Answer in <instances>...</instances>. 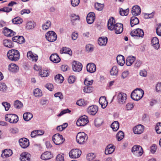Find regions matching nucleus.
Listing matches in <instances>:
<instances>
[{"label": "nucleus", "instance_id": "obj_61", "mask_svg": "<svg viewBox=\"0 0 161 161\" xmlns=\"http://www.w3.org/2000/svg\"><path fill=\"white\" fill-rule=\"evenodd\" d=\"M134 107V105L133 103H127L126 106V108L127 110H132Z\"/></svg>", "mask_w": 161, "mask_h": 161}, {"label": "nucleus", "instance_id": "obj_14", "mask_svg": "<svg viewBox=\"0 0 161 161\" xmlns=\"http://www.w3.org/2000/svg\"><path fill=\"white\" fill-rule=\"evenodd\" d=\"M19 142L20 146L23 148L27 147L30 144L29 140L26 138L20 139Z\"/></svg>", "mask_w": 161, "mask_h": 161}, {"label": "nucleus", "instance_id": "obj_42", "mask_svg": "<svg viewBox=\"0 0 161 161\" xmlns=\"http://www.w3.org/2000/svg\"><path fill=\"white\" fill-rule=\"evenodd\" d=\"M55 80L57 82L60 83H62L64 80V78L62 75L58 74L56 75L55 77Z\"/></svg>", "mask_w": 161, "mask_h": 161}, {"label": "nucleus", "instance_id": "obj_6", "mask_svg": "<svg viewBox=\"0 0 161 161\" xmlns=\"http://www.w3.org/2000/svg\"><path fill=\"white\" fill-rule=\"evenodd\" d=\"M53 141L56 145H59L62 144L64 141L65 139L63 137L62 135L59 134H56L52 137Z\"/></svg>", "mask_w": 161, "mask_h": 161}, {"label": "nucleus", "instance_id": "obj_2", "mask_svg": "<svg viewBox=\"0 0 161 161\" xmlns=\"http://www.w3.org/2000/svg\"><path fill=\"white\" fill-rule=\"evenodd\" d=\"M20 53L15 49H11L7 53V56L8 58L12 61H16L20 58Z\"/></svg>", "mask_w": 161, "mask_h": 161}, {"label": "nucleus", "instance_id": "obj_19", "mask_svg": "<svg viewBox=\"0 0 161 161\" xmlns=\"http://www.w3.org/2000/svg\"><path fill=\"white\" fill-rule=\"evenodd\" d=\"M31 155L27 153H23L20 155L21 161H31Z\"/></svg>", "mask_w": 161, "mask_h": 161}, {"label": "nucleus", "instance_id": "obj_60", "mask_svg": "<svg viewBox=\"0 0 161 161\" xmlns=\"http://www.w3.org/2000/svg\"><path fill=\"white\" fill-rule=\"evenodd\" d=\"M71 112V110H69V109L67 108L66 109L64 110L61 112L58 115V116L60 117L62 115L67 113H69Z\"/></svg>", "mask_w": 161, "mask_h": 161}, {"label": "nucleus", "instance_id": "obj_4", "mask_svg": "<svg viewBox=\"0 0 161 161\" xmlns=\"http://www.w3.org/2000/svg\"><path fill=\"white\" fill-rule=\"evenodd\" d=\"M87 135L84 132H79L76 136V141L80 144H83L87 139Z\"/></svg>", "mask_w": 161, "mask_h": 161}, {"label": "nucleus", "instance_id": "obj_29", "mask_svg": "<svg viewBox=\"0 0 161 161\" xmlns=\"http://www.w3.org/2000/svg\"><path fill=\"white\" fill-rule=\"evenodd\" d=\"M5 35L8 37H11L15 34V32L12 30L5 27L4 29Z\"/></svg>", "mask_w": 161, "mask_h": 161}, {"label": "nucleus", "instance_id": "obj_46", "mask_svg": "<svg viewBox=\"0 0 161 161\" xmlns=\"http://www.w3.org/2000/svg\"><path fill=\"white\" fill-rule=\"evenodd\" d=\"M103 4L98 3H96L95 4V8L99 11H102L103 8Z\"/></svg>", "mask_w": 161, "mask_h": 161}, {"label": "nucleus", "instance_id": "obj_39", "mask_svg": "<svg viewBox=\"0 0 161 161\" xmlns=\"http://www.w3.org/2000/svg\"><path fill=\"white\" fill-rule=\"evenodd\" d=\"M33 94L36 97H40L42 95V91L39 88L35 89L33 91Z\"/></svg>", "mask_w": 161, "mask_h": 161}, {"label": "nucleus", "instance_id": "obj_22", "mask_svg": "<svg viewBox=\"0 0 161 161\" xmlns=\"http://www.w3.org/2000/svg\"><path fill=\"white\" fill-rule=\"evenodd\" d=\"M99 103L103 108H105L108 104V102L106 99V97L104 96L100 97Z\"/></svg>", "mask_w": 161, "mask_h": 161}, {"label": "nucleus", "instance_id": "obj_32", "mask_svg": "<svg viewBox=\"0 0 161 161\" xmlns=\"http://www.w3.org/2000/svg\"><path fill=\"white\" fill-rule=\"evenodd\" d=\"M27 57L28 58L35 61H36L38 58V56L35 54L34 55L32 52L31 51L28 52Z\"/></svg>", "mask_w": 161, "mask_h": 161}, {"label": "nucleus", "instance_id": "obj_62", "mask_svg": "<svg viewBox=\"0 0 161 161\" xmlns=\"http://www.w3.org/2000/svg\"><path fill=\"white\" fill-rule=\"evenodd\" d=\"M86 49L89 52H92L93 50V46L91 44H88L86 46Z\"/></svg>", "mask_w": 161, "mask_h": 161}, {"label": "nucleus", "instance_id": "obj_34", "mask_svg": "<svg viewBox=\"0 0 161 161\" xmlns=\"http://www.w3.org/2000/svg\"><path fill=\"white\" fill-rule=\"evenodd\" d=\"M130 23L131 26L133 27L139 23V20L136 16H133L130 19Z\"/></svg>", "mask_w": 161, "mask_h": 161}, {"label": "nucleus", "instance_id": "obj_18", "mask_svg": "<svg viewBox=\"0 0 161 161\" xmlns=\"http://www.w3.org/2000/svg\"><path fill=\"white\" fill-rule=\"evenodd\" d=\"M131 13L132 15L135 16L140 15L141 13L140 7L138 5L134 6L132 8Z\"/></svg>", "mask_w": 161, "mask_h": 161}, {"label": "nucleus", "instance_id": "obj_20", "mask_svg": "<svg viewBox=\"0 0 161 161\" xmlns=\"http://www.w3.org/2000/svg\"><path fill=\"white\" fill-rule=\"evenodd\" d=\"M115 148V146L112 144H110L108 145L105 148V154L108 155L113 153Z\"/></svg>", "mask_w": 161, "mask_h": 161}, {"label": "nucleus", "instance_id": "obj_30", "mask_svg": "<svg viewBox=\"0 0 161 161\" xmlns=\"http://www.w3.org/2000/svg\"><path fill=\"white\" fill-rule=\"evenodd\" d=\"M3 43V45L6 47L11 48L14 47L12 42L11 40L8 39L4 40Z\"/></svg>", "mask_w": 161, "mask_h": 161}, {"label": "nucleus", "instance_id": "obj_47", "mask_svg": "<svg viewBox=\"0 0 161 161\" xmlns=\"http://www.w3.org/2000/svg\"><path fill=\"white\" fill-rule=\"evenodd\" d=\"M129 12V8H127L126 9L124 10L121 8L120 9L119 13L120 15L121 16H127L128 15Z\"/></svg>", "mask_w": 161, "mask_h": 161}, {"label": "nucleus", "instance_id": "obj_33", "mask_svg": "<svg viewBox=\"0 0 161 161\" xmlns=\"http://www.w3.org/2000/svg\"><path fill=\"white\" fill-rule=\"evenodd\" d=\"M60 52L62 53H67L70 56L72 55V52L71 49L69 47H64L61 49Z\"/></svg>", "mask_w": 161, "mask_h": 161}, {"label": "nucleus", "instance_id": "obj_52", "mask_svg": "<svg viewBox=\"0 0 161 161\" xmlns=\"http://www.w3.org/2000/svg\"><path fill=\"white\" fill-rule=\"evenodd\" d=\"M103 122L102 120L99 118L96 119L94 121V123L96 126L98 127L102 124Z\"/></svg>", "mask_w": 161, "mask_h": 161}, {"label": "nucleus", "instance_id": "obj_55", "mask_svg": "<svg viewBox=\"0 0 161 161\" xmlns=\"http://www.w3.org/2000/svg\"><path fill=\"white\" fill-rule=\"evenodd\" d=\"M95 157V155L94 153H91L87 154L86 158L87 160L90 161L93 160Z\"/></svg>", "mask_w": 161, "mask_h": 161}, {"label": "nucleus", "instance_id": "obj_7", "mask_svg": "<svg viewBox=\"0 0 161 161\" xmlns=\"http://www.w3.org/2000/svg\"><path fill=\"white\" fill-rule=\"evenodd\" d=\"M89 122L87 116L84 115L79 118L77 122L76 125L78 126H83L86 125Z\"/></svg>", "mask_w": 161, "mask_h": 161}, {"label": "nucleus", "instance_id": "obj_53", "mask_svg": "<svg viewBox=\"0 0 161 161\" xmlns=\"http://www.w3.org/2000/svg\"><path fill=\"white\" fill-rule=\"evenodd\" d=\"M92 88L91 86H86L84 87L83 91L86 93H90L92 91Z\"/></svg>", "mask_w": 161, "mask_h": 161}, {"label": "nucleus", "instance_id": "obj_35", "mask_svg": "<svg viewBox=\"0 0 161 161\" xmlns=\"http://www.w3.org/2000/svg\"><path fill=\"white\" fill-rule=\"evenodd\" d=\"M12 153V150L10 149H6L3 151L2 155V156H4L5 158H8L11 156Z\"/></svg>", "mask_w": 161, "mask_h": 161}, {"label": "nucleus", "instance_id": "obj_24", "mask_svg": "<svg viewBox=\"0 0 161 161\" xmlns=\"http://www.w3.org/2000/svg\"><path fill=\"white\" fill-rule=\"evenodd\" d=\"M52 156L51 152L47 151L41 155V158L43 160H46L51 158Z\"/></svg>", "mask_w": 161, "mask_h": 161}, {"label": "nucleus", "instance_id": "obj_12", "mask_svg": "<svg viewBox=\"0 0 161 161\" xmlns=\"http://www.w3.org/2000/svg\"><path fill=\"white\" fill-rule=\"evenodd\" d=\"M117 100L118 102L121 104L125 103L126 99V94L122 92L119 93L117 95Z\"/></svg>", "mask_w": 161, "mask_h": 161}, {"label": "nucleus", "instance_id": "obj_15", "mask_svg": "<svg viewBox=\"0 0 161 161\" xmlns=\"http://www.w3.org/2000/svg\"><path fill=\"white\" fill-rule=\"evenodd\" d=\"M95 19V15L94 13L90 12L88 14L86 17V21L88 24H92Z\"/></svg>", "mask_w": 161, "mask_h": 161}, {"label": "nucleus", "instance_id": "obj_51", "mask_svg": "<svg viewBox=\"0 0 161 161\" xmlns=\"http://www.w3.org/2000/svg\"><path fill=\"white\" fill-rule=\"evenodd\" d=\"M71 19L72 22H74L76 20H79L80 18L78 15H76L75 14H72L71 15Z\"/></svg>", "mask_w": 161, "mask_h": 161}, {"label": "nucleus", "instance_id": "obj_45", "mask_svg": "<svg viewBox=\"0 0 161 161\" xmlns=\"http://www.w3.org/2000/svg\"><path fill=\"white\" fill-rule=\"evenodd\" d=\"M87 103V102L83 99H80L76 102V104L80 106H85L86 105Z\"/></svg>", "mask_w": 161, "mask_h": 161}, {"label": "nucleus", "instance_id": "obj_56", "mask_svg": "<svg viewBox=\"0 0 161 161\" xmlns=\"http://www.w3.org/2000/svg\"><path fill=\"white\" fill-rule=\"evenodd\" d=\"M12 10V8H9L8 7H4L0 9V11L8 13Z\"/></svg>", "mask_w": 161, "mask_h": 161}, {"label": "nucleus", "instance_id": "obj_50", "mask_svg": "<svg viewBox=\"0 0 161 161\" xmlns=\"http://www.w3.org/2000/svg\"><path fill=\"white\" fill-rule=\"evenodd\" d=\"M155 129L158 134L161 133V123H157L155 127Z\"/></svg>", "mask_w": 161, "mask_h": 161}, {"label": "nucleus", "instance_id": "obj_13", "mask_svg": "<svg viewBox=\"0 0 161 161\" xmlns=\"http://www.w3.org/2000/svg\"><path fill=\"white\" fill-rule=\"evenodd\" d=\"M82 68V64L79 62L74 61L73 63L72 69L75 72H80Z\"/></svg>", "mask_w": 161, "mask_h": 161}, {"label": "nucleus", "instance_id": "obj_9", "mask_svg": "<svg viewBox=\"0 0 161 161\" xmlns=\"http://www.w3.org/2000/svg\"><path fill=\"white\" fill-rule=\"evenodd\" d=\"M132 152L135 155L138 156H141L143 152L142 147L138 145H134L132 148Z\"/></svg>", "mask_w": 161, "mask_h": 161}, {"label": "nucleus", "instance_id": "obj_54", "mask_svg": "<svg viewBox=\"0 0 161 161\" xmlns=\"http://www.w3.org/2000/svg\"><path fill=\"white\" fill-rule=\"evenodd\" d=\"M76 78L74 75L70 76L68 80V82L69 84H72L75 81Z\"/></svg>", "mask_w": 161, "mask_h": 161}, {"label": "nucleus", "instance_id": "obj_43", "mask_svg": "<svg viewBox=\"0 0 161 161\" xmlns=\"http://www.w3.org/2000/svg\"><path fill=\"white\" fill-rule=\"evenodd\" d=\"M14 105L15 108L19 109L22 107L23 104L20 101L16 100L14 102Z\"/></svg>", "mask_w": 161, "mask_h": 161}, {"label": "nucleus", "instance_id": "obj_59", "mask_svg": "<svg viewBox=\"0 0 161 161\" xmlns=\"http://www.w3.org/2000/svg\"><path fill=\"white\" fill-rule=\"evenodd\" d=\"M64 154H58L56 158V161H64Z\"/></svg>", "mask_w": 161, "mask_h": 161}, {"label": "nucleus", "instance_id": "obj_63", "mask_svg": "<svg viewBox=\"0 0 161 161\" xmlns=\"http://www.w3.org/2000/svg\"><path fill=\"white\" fill-rule=\"evenodd\" d=\"M71 4L72 6H77L80 2V0H71Z\"/></svg>", "mask_w": 161, "mask_h": 161}, {"label": "nucleus", "instance_id": "obj_41", "mask_svg": "<svg viewBox=\"0 0 161 161\" xmlns=\"http://www.w3.org/2000/svg\"><path fill=\"white\" fill-rule=\"evenodd\" d=\"M51 21L49 20H47L45 24L42 25V29L44 31L47 30L51 27Z\"/></svg>", "mask_w": 161, "mask_h": 161}, {"label": "nucleus", "instance_id": "obj_23", "mask_svg": "<svg viewBox=\"0 0 161 161\" xmlns=\"http://www.w3.org/2000/svg\"><path fill=\"white\" fill-rule=\"evenodd\" d=\"M50 60L55 63H58L60 61V58L56 53L52 54L50 57Z\"/></svg>", "mask_w": 161, "mask_h": 161}, {"label": "nucleus", "instance_id": "obj_31", "mask_svg": "<svg viewBox=\"0 0 161 161\" xmlns=\"http://www.w3.org/2000/svg\"><path fill=\"white\" fill-rule=\"evenodd\" d=\"M136 60L135 57L130 56L127 57L126 61V64L127 66H130Z\"/></svg>", "mask_w": 161, "mask_h": 161}, {"label": "nucleus", "instance_id": "obj_57", "mask_svg": "<svg viewBox=\"0 0 161 161\" xmlns=\"http://www.w3.org/2000/svg\"><path fill=\"white\" fill-rule=\"evenodd\" d=\"M2 104L5 108V110L6 111H8L10 107V104L7 102H3Z\"/></svg>", "mask_w": 161, "mask_h": 161}, {"label": "nucleus", "instance_id": "obj_28", "mask_svg": "<svg viewBox=\"0 0 161 161\" xmlns=\"http://www.w3.org/2000/svg\"><path fill=\"white\" fill-rule=\"evenodd\" d=\"M116 60L118 64L121 66H123L125 63L124 57L121 55H119L117 57Z\"/></svg>", "mask_w": 161, "mask_h": 161}, {"label": "nucleus", "instance_id": "obj_10", "mask_svg": "<svg viewBox=\"0 0 161 161\" xmlns=\"http://www.w3.org/2000/svg\"><path fill=\"white\" fill-rule=\"evenodd\" d=\"M81 153V151L77 149H73L69 153L70 158H79Z\"/></svg>", "mask_w": 161, "mask_h": 161}, {"label": "nucleus", "instance_id": "obj_17", "mask_svg": "<svg viewBox=\"0 0 161 161\" xmlns=\"http://www.w3.org/2000/svg\"><path fill=\"white\" fill-rule=\"evenodd\" d=\"M98 107L96 106L92 105L90 106L87 109L88 114L92 115H95L98 111Z\"/></svg>", "mask_w": 161, "mask_h": 161}, {"label": "nucleus", "instance_id": "obj_36", "mask_svg": "<svg viewBox=\"0 0 161 161\" xmlns=\"http://www.w3.org/2000/svg\"><path fill=\"white\" fill-rule=\"evenodd\" d=\"M33 117V115L30 113H25L23 115L24 119L26 121L30 120Z\"/></svg>", "mask_w": 161, "mask_h": 161}, {"label": "nucleus", "instance_id": "obj_58", "mask_svg": "<svg viewBox=\"0 0 161 161\" xmlns=\"http://www.w3.org/2000/svg\"><path fill=\"white\" fill-rule=\"evenodd\" d=\"M93 82V80H88V78H86L84 81V84L88 86L92 85Z\"/></svg>", "mask_w": 161, "mask_h": 161}, {"label": "nucleus", "instance_id": "obj_5", "mask_svg": "<svg viewBox=\"0 0 161 161\" xmlns=\"http://www.w3.org/2000/svg\"><path fill=\"white\" fill-rule=\"evenodd\" d=\"M5 118V120L11 123H16L19 120L18 116L16 114H6Z\"/></svg>", "mask_w": 161, "mask_h": 161}, {"label": "nucleus", "instance_id": "obj_48", "mask_svg": "<svg viewBox=\"0 0 161 161\" xmlns=\"http://www.w3.org/2000/svg\"><path fill=\"white\" fill-rule=\"evenodd\" d=\"M118 72V70L116 66H113L111 69L110 73L111 75H116Z\"/></svg>", "mask_w": 161, "mask_h": 161}, {"label": "nucleus", "instance_id": "obj_40", "mask_svg": "<svg viewBox=\"0 0 161 161\" xmlns=\"http://www.w3.org/2000/svg\"><path fill=\"white\" fill-rule=\"evenodd\" d=\"M22 21V19L19 17H15L12 19V22L14 24H20Z\"/></svg>", "mask_w": 161, "mask_h": 161}, {"label": "nucleus", "instance_id": "obj_49", "mask_svg": "<svg viewBox=\"0 0 161 161\" xmlns=\"http://www.w3.org/2000/svg\"><path fill=\"white\" fill-rule=\"evenodd\" d=\"M7 86L4 83H0V91L5 92L7 90Z\"/></svg>", "mask_w": 161, "mask_h": 161}, {"label": "nucleus", "instance_id": "obj_38", "mask_svg": "<svg viewBox=\"0 0 161 161\" xmlns=\"http://www.w3.org/2000/svg\"><path fill=\"white\" fill-rule=\"evenodd\" d=\"M36 25V23L34 21H29L27 23L26 28L28 30L34 28L35 27Z\"/></svg>", "mask_w": 161, "mask_h": 161}, {"label": "nucleus", "instance_id": "obj_21", "mask_svg": "<svg viewBox=\"0 0 161 161\" xmlns=\"http://www.w3.org/2000/svg\"><path fill=\"white\" fill-rule=\"evenodd\" d=\"M144 130V126L142 125H139L135 127L133 130L135 134H141Z\"/></svg>", "mask_w": 161, "mask_h": 161}, {"label": "nucleus", "instance_id": "obj_1", "mask_svg": "<svg viewBox=\"0 0 161 161\" xmlns=\"http://www.w3.org/2000/svg\"><path fill=\"white\" fill-rule=\"evenodd\" d=\"M108 29L110 31L114 30L115 33L117 34L121 33L123 31V24L119 23H116L115 19L113 17L108 19Z\"/></svg>", "mask_w": 161, "mask_h": 161}, {"label": "nucleus", "instance_id": "obj_64", "mask_svg": "<svg viewBox=\"0 0 161 161\" xmlns=\"http://www.w3.org/2000/svg\"><path fill=\"white\" fill-rule=\"evenodd\" d=\"M156 31L157 34L159 36H161V24L158 25Z\"/></svg>", "mask_w": 161, "mask_h": 161}, {"label": "nucleus", "instance_id": "obj_3", "mask_svg": "<svg viewBox=\"0 0 161 161\" xmlns=\"http://www.w3.org/2000/svg\"><path fill=\"white\" fill-rule=\"evenodd\" d=\"M144 94V91L142 89L136 88L132 92L130 96L133 100L138 101L142 98Z\"/></svg>", "mask_w": 161, "mask_h": 161}, {"label": "nucleus", "instance_id": "obj_16", "mask_svg": "<svg viewBox=\"0 0 161 161\" xmlns=\"http://www.w3.org/2000/svg\"><path fill=\"white\" fill-rule=\"evenodd\" d=\"M96 69V65L92 63H90L86 65V70L87 72L90 73L95 72Z\"/></svg>", "mask_w": 161, "mask_h": 161}, {"label": "nucleus", "instance_id": "obj_25", "mask_svg": "<svg viewBox=\"0 0 161 161\" xmlns=\"http://www.w3.org/2000/svg\"><path fill=\"white\" fill-rule=\"evenodd\" d=\"M19 69L18 66L14 64H11L8 66V69L11 72H16L18 71Z\"/></svg>", "mask_w": 161, "mask_h": 161}, {"label": "nucleus", "instance_id": "obj_27", "mask_svg": "<svg viewBox=\"0 0 161 161\" xmlns=\"http://www.w3.org/2000/svg\"><path fill=\"white\" fill-rule=\"evenodd\" d=\"M108 40V39L107 37H100L98 40V43L100 46H105Z\"/></svg>", "mask_w": 161, "mask_h": 161}, {"label": "nucleus", "instance_id": "obj_8", "mask_svg": "<svg viewBox=\"0 0 161 161\" xmlns=\"http://www.w3.org/2000/svg\"><path fill=\"white\" fill-rule=\"evenodd\" d=\"M47 40L50 42H53L57 39V36L53 31H50L46 33L45 35Z\"/></svg>", "mask_w": 161, "mask_h": 161}, {"label": "nucleus", "instance_id": "obj_37", "mask_svg": "<svg viewBox=\"0 0 161 161\" xmlns=\"http://www.w3.org/2000/svg\"><path fill=\"white\" fill-rule=\"evenodd\" d=\"M111 127L113 131H116L119 128V123L117 121H114L111 124Z\"/></svg>", "mask_w": 161, "mask_h": 161}, {"label": "nucleus", "instance_id": "obj_11", "mask_svg": "<svg viewBox=\"0 0 161 161\" xmlns=\"http://www.w3.org/2000/svg\"><path fill=\"white\" fill-rule=\"evenodd\" d=\"M130 35L132 36H137L143 37L144 35V33L142 30L137 28L131 31Z\"/></svg>", "mask_w": 161, "mask_h": 161}, {"label": "nucleus", "instance_id": "obj_44", "mask_svg": "<svg viewBox=\"0 0 161 161\" xmlns=\"http://www.w3.org/2000/svg\"><path fill=\"white\" fill-rule=\"evenodd\" d=\"M124 137V134L122 131H119L116 135V137L118 141H121Z\"/></svg>", "mask_w": 161, "mask_h": 161}, {"label": "nucleus", "instance_id": "obj_26", "mask_svg": "<svg viewBox=\"0 0 161 161\" xmlns=\"http://www.w3.org/2000/svg\"><path fill=\"white\" fill-rule=\"evenodd\" d=\"M152 46L156 49H158L159 47L158 39L156 37L153 38L151 41Z\"/></svg>", "mask_w": 161, "mask_h": 161}]
</instances>
